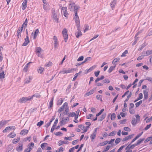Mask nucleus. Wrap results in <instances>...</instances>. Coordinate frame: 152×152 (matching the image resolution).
I'll use <instances>...</instances> for the list:
<instances>
[{
    "label": "nucleus",
    "instance_id": "obj_1",
    "mask_svg": "<svg viewBox=\"0 0 152 152\" xmlns=\"http://www.w3.org/2000/svg\"><path fill=\"white\" fill-rule=\"evenodd\" d=\"M79 8V7L76 6L75 3L71 2L69 4V8L71 11H74L75 13L76 12H77Z\"/></svg>",
    "mask_w": 152,
    "mask_h": 152
},
{
    "label": "nucleus",
    "instance_id": "obj_2",
    "mask_svg": "<svg viewBox=\"0 0 152 152\" xmlns=\"http://www.w3.org/2000/svg\"><path fill=\"white\" fill-rule=\"evenodd\" d=\"M74 19L76 23L77 28H79L80 26V20L79 17L77 15V12H76L75 13V16L74 17Z\"/></svg>",
    "mask_w": 152,
    "mask_h": 152
},
{
    "label": "nucleus",
    "instance_id": "obj_3",
    "mask_svg": "<svg viewBox=\"0 0 152 152\" xmlns=\"http://www.w3.org/2000/svg\"><path fill=\"white\" fill-rule=\"evenodd\" d=\"M74 70V69H63L62 70L60 71L59 72V73L62 74H67L70 73L72 72Z\"/></svg>",
    "mask_w": 152,
    "mask_h": 152
},
{
    "label": "nucleus",
    "instance_id": "obj_4",
    "mask_svg": "<svg viewBox=\"0 0 152 152\" xmlns=\"http://www.w3.org/2000/svg\"><path fill=\"white\" fill-rule=\"evenodd\" d=\"M31 99L30 96L28 97H24L20 98L18 100V102L20 103H24L27 101Z\"/></svg>",
    "mask_w": 152,
    "mask_h": 152
},
{
    "label": "nucleus",
    "instance_id": "obj_5",
    "mask_svg": "<svg viewBox=\"0 0 152 152\" xmlns=\"http://www.w3.org/2000/svg\"><path fill=\"white\" fill-rule=\"evenodd\" d=\"M62 33L63 36L64 41L65 42H66L68 38V35L67 33V30L66 29H64L62 31Z\"/></svg>",
    "mask_w": 152,
    "mask_h": 152
},
{
    "label": "nucleus",
    "instance_id": "obj_6",
    "mask_svg": "<svg viewBox=\"0 0 152 152\" xmlns=\"http://www.w3.org/2000/svg\"><path fill=\"white\" fill-rule=\"evenodd\" d=\"M15 126H9L6 127L5 129L3 130V133H6L9 130H10L12 129L15 130Z\"/></svg>",
    "mask_w": 152,
    "mask_h": 152
},
{
    "label": "nucleus",
    "instance_id": "obj_7",
    "mask_svg": "<svg viewBox=\"0 0 152 152\" xmlns=\"http://www.w3.org/2000/svg\"><path fill=\"white\" fill-rule=\"evenodd\" d=\"M63 106L64 107L65 111L64 112V115H66L69 111V109L68 107V104L67 102H65L63 104Z\"/></svg>",
    "mask_w": 152,
    "mask_h": 152
},
{
    "label": "nucleus",
    "instance_id": "obj_8",
    "mask_svg": "<svg viewBox=\"0 0 152 152\" xmlns=\"http://www.w3.org/2000/svg\"><path fill=\"white\" fill-rule=\"evenodd\" d=\"M53 40L54 41V48L55 49L57 48L58 45V39L56 37L54 36L53 37Z\"/></svg>",
    "mask_w": 152,
    "mask_h": 152
},
{
    "label": "nucleus",
    "instance_id": "obj_9",
    "mask_svg": "<svg viewBox=\"0 0 152 152\" xmlns=\"http://www.w3.org/2000/svg\"><path fill=\"white\" fill-rule=\"evenodd\" d=\"M39 33V30L38 29L35 30L34 33H32L31 35L33 36V39H35L36 38L38 34Z\"/></svg>",
    "mask_w": 152,
    "mask_h": 152
},
{
    "label": "nucleus",
    "instance_id": "obj_10",
    "mask_svg": "<svg viewBox=\"0 0 152 152\" xmlns=\"http://www.w3.org/2000/svg\"><path fill=\"white\" fill-rule=\"evenodd\" d=\"M32 78V77L31 76H28V77H27L25 80L24 83H28L31 81Z\"/></svg>",
    "mask_w": 152,
    "mask_h": 152
},
{
    "label": "nucleus",
    "instance_id": "obj_11",
    "mask_svg": "<svg viewBox=\"0 0 152 152\" xmlns=\"http://www.w3.org/2000/svg\"><path fill=\"white\" fill-rule=\"evenodd\" d=\"M134 134H131L130 135H129L126 137L124 138L123 139L122 141L123 142H124L127 140H129L130 139H131L132 138L133 136H134Z\"/></svg>",
    "mask_w": 152,
    "mask_h": 152
},
{
    "label": "nucleus",
    "instance_id": "obj_12",
    "mask_svg": "<svg viewBox=\"0 0 152 152\" xmlns=\"http://www.w3.org/2000/svg\"><path fill=\"white\" fill-rule=\"evenodd\" d=\"M23 144L19 143L18 146L16 148V150L18 152H20L23 150Z\"/></svg>",
    "mask_w": 152,
    "mask_h": 152
},
{
    "label": "nucleus",
    "instance_id": "obj_13",
    "mask_svg": "<svg viewBox=\"0 0 152 152\" xmlns=\"http://www.w3.org/2000/svg\"><path fill=\"white\" fill-rule=\"evenodd\" d=\"M53 18L55 21V22H58V18H57V14L56 12H54L53 13Z\"/></svg>",
    "mask_w": 152,
    "mask_h": 152
},
{
    "label": "nucleus",
    "instance_id": "obj_14",
    "mask_svg": "<svg viewBox=\"0 0 152 152\" xmlns=\"http://www.w3.org/2000/svg\"><path fill=\"white\" fill-rule=\"evenodd\" d=\"M29 42V41L28 39V36L26 35V38L25 39V42L22 45L23 46H26Z\"/></svg>",
    "mask_w": 152,
    "mask_h": 152
},
{
    "label": "nucleus",
    "instance_id": "obj_15",
    "mask_svg": "<svg viewBox=\"0 0 152 152\" xmlns=\"http://www.w3.org/2000/svg\"><path fill=\"white\" fill-rule=\"evenodd\" d=\"M78 127L80 128L83 131V132L82 133L86 132L87 131V128H86V127L82 124L78 126Z\"/></svg>",
    "mask_w": 152,
    "mask_h": 152
},
{
    "label": "nucleus",
    "instance_id": "obj_16",
    "mask_svg": "<svg viewBox=\"0 0 152 152\" xmlns=\"http://www.w3.org/2000/svg\"><path fill=\"white\" fill-rule=\"evenodd\" d=\"M68 119L69 118L68 117H65V118H62V120L60 121V123L62 124L61 125L62 126V125H64L66 124Z\"/></svg>",
    "mask_w": 152,
    "mask_h": 152
},
{
    "label": "nucleus",
    "instance_id": "obj_17",
    "mask_svg": "<svg viewBox=\"0 0 152 152\" xmlns=\"http://www.w3.org/2000/svg\"><path fill=\"white\" fill-rule=\"evenodd\" d=\"M144 95V99H147L148 98V90L146 89L143 91Z\"/></svg>",
    "mask_w": 152,
    "mask_h": 152
},
{
    "label": "nucleus",
    "instance_id": "obj_18",
    "mask_svg": "<svg viewBox=\"0 0 152 152\" xmlns=\"http://www.w3.org/2000/svg\"><path fill=\"white\" fill-rule=\"evenodd\" d=\"M94 115L91 114H89L87 116V118L93 120V121H95L97 120V118L96 117L95 119H93Z\"/></svg>",
    "mask_w": 152,
    "mask_h": 152
},
{
    "label": "nucleus",
    "instance_id": "obj_19",
    "mask_svg": "<svg viewBox=\"0 0 152 152\" xmlns=\"http://www.w3.org/2000/svg\"><path fill=\"white\" fill-rule=\"evenodd\" d=\"M2 68L0 70V79H3L5 77V74H4V72L2 70Z\"/></svg>",
    "mask_w": 152,
    "mask_h": 152
},
{
    "label": "nucleus",
    "instance_id": "obj_20",
    "mask_svg": "<svg viewBox=\"0 0 152 152\" xmlns=\"http://www.w3.org/2000/svg\"><path fill=\"white\" fill-rule=\"evenodd\" d=\"M23 28L22 27H21V28L20 27L18 30L17 36L18 38H19V37L20 36V34L23 29Z\"/></svg>",
    "mask_w": 152,
    "mask_h": 152
},
{
    "label": "nucleus",
    "instance_id": "obj_21",
    "mask_svg": "<svg viewBox=\"0 0 152 152\" xmlns=\"http://www.w3.org/2000/svg\"><path fill=\"white\" fill-rule=\"evenodd\" d=\"M77 28L78 31L75 33V34L76 37L78 38L79 37L81 36L82 35V34L81 31L79 30V28Z\"/></svg>",
    "mask_w": 152,
    "mask_h": 152
},
{
    "label": "nucleus",
    "instance_id": "obj_22",
    "mask_svg": "<svg viewBox=\"0 0 152 152\" xmlns=\"http://www.w3.org/2000/svg\"><path fill=\"white\" fill-rule=\"evenodd\" d=\"M116 0H113V1H112L111 3H110V5L112 7V10L113 9V8H114L115 5L116 4Z\"/></svg>",
    "mask_w": 152,
    "mask_h": 152
},
{
    "label": "nucleus",
    "instance_id": "obj_23",
    "mask_svg": "<svg viewBox=\"0 0 152 152\" xmlns=\"http://www.w3.org/2000/svg\"><path fill=\"white\" fill-rule=\"evenodd\" d=\"M8 121H2L0 122V129L4 125L6 124Z\"/></svg>",
    "mask_w": 152,
    "mask_h": 152
},
{
    "label": "nucleus",
    "instance_id": "obj_24",
    "mask_svg": "<svg viewBox=\"0 0 152 152\" xmlns=\"http://www.w3.org/2000/svg\"><path fill=\"white\" fill-rule=\"evenodd\" d=\"M28 131L27 129L22 130L20 133V134L24 135L27 134L28 132Z\"/></svg>",
    "mask_w": 152,
    "mask_h": 152
},
{
    "label": "nucleus",
    "instance_id": "obj_25",
    "mask_svg": "<svg viewBox=\"0 0 152 152\" xmlns=\"http://www.w3.org/2000/svg\"><path fill=\"white\" fill-rule=\"evenodd\" d=\"M16 136V134L14 132H12L9 134L7 135V137L11 138H13L15 137Z\"/></svg>",
    "mask_w": 152,
    "mask_h": 152
},
{
    "label": "nucleus",
    "instance_id": "obj_26",
    "mask_svg": "<svg viewBox=\"0 0 152 152\" xmlns=\"http://www.w3.org/2000/svg\"><path fill=\"white\" fill-rule=\"evenodd\" d=\"M44 70V69L41 66L39 67L37 69L38 73L41 74L42 73Z\"/></svg>",
    "mask_w": 152,
    "mask_h": 152
},
{
    "label": "nucleus",
    "instance_id": "obj_27",
    "mask_svg": "<svg viewBox=\"0 0 152 152\" xmlns=\"http://www.w3.org/2000/svg\"><path fill=\"white\" fill-rule=\"evenodd\" d=\"M32 63L31 62H30L29 63H28L26 64V65L25 67L23 69V71L25 72H27L28 70V65L31 63Z\"/></svg>",
    "mask_w": 152,
    "mask_h": 152
},
{
    "label": "nucleus",
    "instance_id": "obj_28",
    "mask_svg": "<svg viewBox=\"0 0 152 152\" xmlns=\"http://www.w3.org/2000/svg\"><path fill=\"white\" fill-rule=\"evenodd\" d=\"M55 116L53 117V118L51 119L50 121L47 123L45 125V127L48 128L50 125L51 122L55 119Z\"/></svg>",
    "mask_w": 152,
    "mask_h": 152
},
{
    "label": "nucleus",
    "instance_id": "obj_29",
    "mask_svg": "<svg viewBox=\"0 0 152 152\" xmlns=\"http://www.w3.org/2000/svg\"><path fill=\"white\" fill-rule=\"evenodd\" d=\"M13 148V146L12 145H11V144L7 146V147L6 148V150H7V151H11V150H12V149Z\"/></svg>",
    "mask_w": 152,
    "mask_h": 152
},
{
    "label": "nucleus",
    "instance_id": "obj_30",
    "mask_svg": "<svg viewBox=\"0 0 152 152\" xmlns=\"http://www.w3.org/2000/svg\"><path fill=\"white\" fill-rule=\"evenodd\" d=\"M20 140V138L18 137L16 138L13 139L12 140V142L13 144H16Z\"/></svg>",
    "mask_w": 152,
    "mask_h": 152
},
{
    "label": "nucleus",
    "instance_id": "obj_31",
    "mask_svg": "<svg viewBox=\"0 0 152 152\" xmlns=\"http://www.w3.org/2000/svg\"><path fill=\"white\" fill-rule=\"evenodd\" d=\"M27 2L24 1L22 5V8L23 10H25L27 7Z\"/></svg>",
    "mask_w": 152,
    "mask_h": 152
},
{
    "label": "nucleus",
    "instance_id": "obj_32",
    "mask_svg": "<svg viewBox=\"0 0 152 152\" xmlns=\"http://www.w3.org/2000/svg\"><path fill=\"white\" fill-rule=\"evenodd\" d=\"M64 100V98H61L59 99L57 102V105H61Z\"/></svg>",
    "mask_w": 152,
    "mask_h": 152
},
{
    "label": "nucleus",
    "instance_id": "obj_33",
    "mask_svg": "<svg viewBox=\"0 0 152 152\" xmlns=\"http://www.w3.org/2000/svg\"><path fill=\"white\" fill-rule=\"evenodd\" d=\"M94 91L93 90H91L87 92L85 95V96H87L90 95L92 94L93 93Z\"/></svg>",
    "mask_w": 152,
    "mask_h": 152
},
{
    "label": "nucleus",
    "instance_id": "obj_34",
    "mask_svg": "<svg viewBox=\"0 0 152 152\" xmlns=\"http://www.w3.org/2000/svg\"><path fill=\"white\" fill-rule=\"evenodd\" d=\"M53 98L51 101H50L49 104V106H48V108H51L53 106Z\"/></svg>",
    "mask_w": 152,
    "mask_h": 152
},
{
    "label": "nucleus",
    "instance_id": "obj_35",
    "mask_svg": "<svg viewBox=\"0 0 152 152\" xmlns=\"http://www.w3.org/2000/svg\"><path fill=\"white\" fill-rule=\"evenodd\" d=\"M120 60V58H115L112 61V64H115L116 65V63L118 61H119Z\"/></svg>",
    "mask_w": 152,
    "mask_h": 152
},
{
    "label": "nucleus",
    "instance_id": "obj_36",
    "mask_svg": "<svg viewBox=\"0 0 152 152\" xmlns=\"http://www.w3.org/2000/svg\"><path fill=\"white\" fill-rule=\"evenodd\" d=\"M104 77V76L103 75L102 76L100 77H98L95 80V83H96L98 81L103 80Z\"/></svg>",
    "mask_w": 152,
    "mask_h": 152
},
{
    "label": "nucleus",
    "instance_id": "obj_37",
    "mask_svg": "<svg viewBox=\"0 0 152 152\" xmlns=\"http://www.w3.org/2000/svg\"><path fill=\"white\" fill-rule=\"evenodd\" d=\"M34 97H35L37 98H40L41 97V95L39 94H36L32 95L31 96H30V98H31V99H33Z\"/></svg>",
    "mask_w": 152,
    "mask_h": 152
},
{
    "label": "nucleus",
    "instance_id": "obj_38",
    "mask_svg": "<svg viewBox=\"0 0 152 152\" xmlns=\"http://www.w3.org/2000/svg\"><path fill=\"white\" fill-rule=\"evenodd\" d=\"M81 72H82V71H80L78 73H76L74 77H73V79L72 80L73 81H75V80L76 78L78 76V75H80V74L81 73Z\"/></svg>",
    "mask_w": 152,
    "mask_h": 152
},
{
    "label": "nucleus",
    "instance_id": "obj_39",
    "mask_svg": "<svg viewBox=\"0 0 152 152\" xmlns=\"http://www.w3.org/2000/svg\"><path fill=\"white\" fill-rule=\"evenodd\" d=\"M48 145V144L47 143H43L41 144V147L42 149L44 150L45 149V147L47 146Z\"/></svg>",
    "mask_w": 152,
    "mask_h": 152
},
{
    "label": "nucleus",
    "instance_id": "obj_40",
    "mask_svg": "<svg viewBox=\"0 0 152 152\" xmlns=\"http://www.w3.org/2000/svg\"><path fill=\"white\" fill-rule=\"evenodd\" d=\"M67 8L66 7H62L61 9V12L62 13H64L67 11Z\"/></svg>",
    "mask_w": 152,
    "mask_h": 152
},
{
    "label": "nucleus",
    "instance_id": "obj_41",
    "mask_svg": "<svg viewBox=\"0 0 152 152\" xmlns=\"http://www.w3.org/2000/svg\"><path fill=\"white\" fill-rule=\"evenodd\" d=\"M96 134V133L93 132L92 134H91L90 137L92 140H93L95 138Z\"/></svg>",
    "mask_w": 152,
    "mask_h": 152
},
{
    "label": "nucleus",
    "instance_id": "obj_42",
    "mask_svg": "<svg viewBox=\"0 0 152 152\" xmlns=\"http://www.w3.org/2000/svg\"><path fill=\"white\" fill-rule=\"evenodd\" d=\"M27 23L28 20L26 18L24 22L23 23V24L22 25L21 27H23V28L24 27H26L27 26Z\"/></svg>",
    "mask_w": 152,
    "mask_h": 152
},
{
    "label": "nucleus",
    "instance_id": "obj_43",
    "mask_svg": "<svg viewBox=\"0 0 152 152\" xmlns=\"http://www.w3.org/2000/svg\"><path fill=\"white\" fill-rule=\"evenodd\" d=\"M108 142V141L106 140L104 142H102L100 143V145L101 146H104L107 144Z\"/></svg>",
    "mask_w": 152,
    "mask_h": 152
},
{
    "label": "nucleus",
    "instance_id": "obj_44",
    "mask_svg": "<svg viewBox=\"0 0 152 152\" xmlns=\"http://www.w3.org/2000/svg\"><path fill=\"white\" fill-rule=\"evenodd\" d=\"M89 29V27L88 25H85V28L84 30V31L85 32L86 31Z\"/></svg>",
    "mask_w": 152,
    "mask_h": 152
},
{
    "label": "nucleus",
    "instance_id": "obj_45",
    "mask_svg": "<svg viewBox=\"0 0 152 152\" xmlns=\"http://www.w3.org/2000/svg\"><path fill=\"white\" fill-rule=\"evenodd\" d=\"M42 49L40 47L37 48L36 49V53H40L42 51Z\"/></svg>",
    "mask_w": 152,
    "mask_h": 152
},
{
    "label": "nucleus",
    "instance_id": "obj_46",
    "mask_svg": "<svg viewBox=\"0 0 152 152\" xmlns=\"http://www.w3.org/2000/svg\"><path fill=\"white\" fill-rule=\"evenodd\" d=\"M52 64V62L49 61L48 62L46 63L45 64V66L49 67L51 66Z\"/></svg>",
    "mask_w": 152,
    "mask_h": 152
},
{
    "label": "nucleus",
    "instance_id": "obj_47",
    "mask_svg": "<svg viewBox=\"0 0 152 152\" xmlns=\"http://www.w3.org/2000/svg\"><path fill=\"white\" fill-rule=\"evenodd\" d=\"M142 100H140L139 102H137L135 104L136 107H137L142 103Z\"/></svg>",
    "mask_w": 152,
    "mask_h": 152
},
{
    "label": "nucleus",
    "instance_id": "obj_48",
    "mask_svg": "<svg viewBox=\"0 0 152 152\" xmlns=\"http://www.w3.org/2000/svg\"><path fill=\"white\" fill-rule=\"evenodd\" d=\"M116 116L115 114V113H112L111 116V119L112 120H113L115 119V118Z\"/></svg>",
    "mask_w": 152,
    "mask_h": 152
},
{
    "label": "nucleus",
    "instance_id": "obj_49",
    "mask_svg": "<svg viewBox=\"0 0 152 152\" xmlns=\"http://www.w3.org/2000/svg\"><path fill=\"white\" fill-rule=\"evenodd\" d=\"M115 66H111L108 70V72L109 73L111 72L112 71L115 69Z\"/></svg>",
    "mask_w": 152,
    "mask_h": 152
},
{
    "label": "nucleus",
    "instance_id": "obj_50",
    "mask_svg": "<svg viewBox=\"0 0 152 152\" xmlns=\"http://www.w3.org/2000/svg\"><path fill=\"white\" fill-rule=\"evenodd\" d=\"M128 53V51L126 50L121 55V57H125L126 56V54Z\"/></svg>",
    "mask_w": 152,
    "mask_h": 152
},
{
    "label": "nucleus",
    "instance_id": "obj_51",
    "mask_svg": "<svg viewBox=\"0 0 152 152\" xmlns=\"http://www.w3.org/2000/svg\"><path fill=\"white\" fill-rule=\"evenodd\" d=\"M75 115V113L74 112L70 113L68 114V115L69 117H72Z\"/></svg>",
    "mask_w": 152,
    "mask_h": 152
},
{
    "label": "nucleus",
    "instance_id": "obj_52",
    "mask_svg": "<svg viewBox=\"0 0 152 152\" xmlns=\"http://www.w3.org/2000/svg\"><path fill=\"white\" fill-rule=\"evenodd\" d=\"M64 109V107L63 106V105L58 110V112L59 113L61 112V111H63Z\"/></svg>",
    "mask_w": 152,
    "mask_h": 152
},
{
    "label": "nucleus",
    "instance_id": "obj_53",
    "mask_svg": "<svg viewBox=\"0 0 152 152\" xmlns=\"http://www.w3.org/2000/svg\"><path fill=\"white\" fill-rule=\"evenodd\" d=\"M91 58L90 57H88L86 58H85V60L82 63V64L88 61H90L91 60Z\"/></svg>",
    "mask_w": 152,
    "mask_h": 152
},
{
    "label": "nucleus",
    "instance_id": "obj_54",
    "mask_svg": "<svg viewBox=\"0 0 152 152\" xmlns=\"http://www.w3.org/2000/svg\"><path fill=\"white\" fill-rule=\"evenodd\" d=\"M152 139V136L150 137H148L146 139V140H145L144 142L145 143L147 142Z\"/></svg>",
    "mask_w": 152,
    "mask_h": 152
},
{
    "label": "nucleus",
    "instance_id": "obj_55",
    "mask_svg": "<svg viewBox=\"0 0 152 152\" xmlns=\"http://www.w3.org/2000/svg\"><path fill=\"white\" fill-rule=\"evenodd\" d=\"M116 133V131H114L109 134V136H112L114 135Z\"/></svg>",
    "mask_w": 152,
    "mask_h": 152
},
{
    "label": "nucleus",
    "instance_id": "obj_56",
    "mask_svg": "<svg viewBox=\"0 0 152 152\" xmlns=\"http://www.w3.org/2000/svg\"><path fill=\"white\" fill-rule=\"evenodd\" d=\"M32 149V148L28 147V148L24 150L25 152H29L31 151Z\"/></svg>",
    "mask_w": 152,
    "mask_h": 152
},
{
    "label": "nucleus",
    "instance_id": "obj_57",
    "mask_svg": "<svg viewBox=\"0 0 152 152\" xmlns=\"http://www.w3.org/2000/svg\"><path fill=\"white\" fill-rule=\"evenodd\" d=\"M121 140V138H118L116 139L115 141V142L116 144H118L120 142Z\"/></svg>",
    "mask_w": 152,
    "mask_h": 152
},
{
    "label": "nucleus",
    "instance_id": "obj_58",
    "mask_svg": "<svg viewBox=\"0 0 152 152\" xmlns=\"http://www.w3.org/2000/svg\"><path fill=\"white\" fill-rule=\"evenodd\" d=\"M44 124V122L42 121H41L39 122L37 124V126L40 127L43 124Z\"/></svg>",
    "mask_w": 152,
    "mask_h": 152
},
{
    "label": "nucleus",
    "instance_id": "obj_59",
    "mask_svg": "<svg viewBox=\"0 0 152 152\" xmlns=\"http://www.w3.org/2000/svg\"><path fill=\"white\" fill-rule=\"evenodd\" d=\"M147 56H149L152 54V50H148L146 51Z\"/></svg>",
    "mask_w": 152,
    "mask_h": 152
},
{
    "label": "nucleus",
    "instance_id": "obj_60",
    "mask_svg": "<svg viewBox=\"0 0 152 152\" xmlns=\"http://www.w3.org/2000/svg\"><path fill=\"white\" fill-rule=\"evenodd\" d=\"M104 111V109H101L99 113L96 114V117L98 116H99Z\"/></svg>",
    "mask_w": 152,
    "mask_h": 152
},
{
    "label": "nucleus",
    "instance_id": "obj_61",
    "mask_svg": "<svg viewBox=\"0 0 152 152\" xmlns=\"http://www.w3.org/2000/svg\"><path fill=\"white\" fill-rule=\"evenodd\" d=\"M110 148V146L109 145H107L106 146L105 148L104 149V150L102 152H106L108 150H109Z\"/></svg>",
    "mask_w": 152,
    "mask_h": 152
},
{
    "label": "nucleus",
    "instance_id": "obj_62",
    "mask_svg": "<svg viewBox=\"0 0 152 152\" xmlns=\"http://www.w3.org/2000/svg\"><path fill=\"white\" fill-rule=\"evenodd\" d=\"M102 96L100 95H98L96 96V98L98 100L100 99L102 101Z\"/></svg>",
    "mask_w": 152,
    "mask_h": 152
},
{
    "label": "nucleus",
    "instance_id": "obj_63",
    "mask_svg": "<svg viewBox=\"0 0 152 152\" xmlns=\"http://www.w3.org/2000/svg\"><path fill=\"white\" fill-rule=\"evenodd\" d=\"M129 112L131 114H134L135 113V111L132 108H129Z\"/></svg>",
    "mask_w": 152,
    "mask_h": 152
},
{
    "label": "nucleus",
    "instance_id": "obj_64",
    "mask_svg": "<svg viewBox=\"0 0 152 152\" xmlns=\"http://www.w3.org/2000/svg\"><path fill=\"white\" fill-rule=\"evenodd\" d=\"M125 145H122L121 146L118 150L117 152H121V151L125 147Z\"/></svg>",
    "mask_w": 152,
    "mask_h": 152
}]
</instances>
